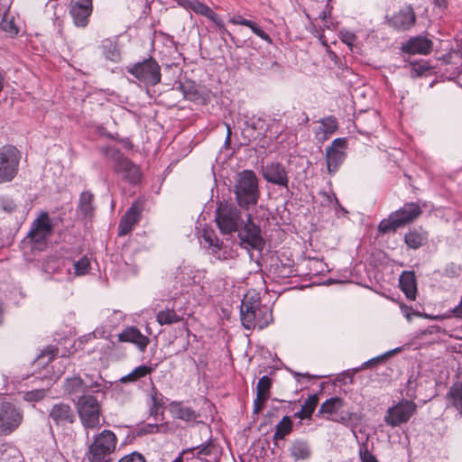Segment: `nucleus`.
Returning a JSON list of instances; mask_svg holds the SVG:
<instances>
[{
	"instance_id": "obj_1",
	"label": "nucleus",
	"mask_w": 462,
	"mask_h": 462,
	"mask_svg": "<svg viewBox=\"0 0 462 462\" xmlns=\"http://www.w3.org/2000/svg\"><path fill=\"white\" fill-rule=\"evenodd\" d=\"M235 199L241 209L248 210L256 206L260 198L258 178L252 170H244L237 173L233 187Z\"/></svg>"
},
{
	"instance_id": "obj_12",
	"label": "nucleus",
	"mask_w": 462,
	"mask_h": 462,
	"mask_svg": "<svg viewBox=\"0 0 462 462\" xmlns=\"http://www.w3.org/2000/svg\"><path fill=\"white\" fill-rule=\"evenodd\" d=\"M100 387L101 383L88 374H85L83 377L79 375L69 377L63 384L65 393L77 396L78 399L82 395H88L87 393L89 391L98 393Z\"/></svg>"
},
{
	"instance_id": "obj_46",
	"label": "nucleus",
	"mask_w": 462,
	"mask_h": 462,
	"mask_svg": "<svg viewBox=\"0 0 462 462\" xmlns=\"http://www.w3.org/2000/svg\"><path fill=\"white\" fill-rule=\"evenodd\" d=\"M47 391L44 389H37L26 392L24 393V400L28 402H37L46 396Z\"/></svg>"
},
{
	"instance_id": "obj_44",
	"label": "nucleus",
	"mask_w": 462,
	"mask_h": 462,
	"mask_svg": "<svg viewBox=\"0 0 462 462\" xmlns=\"http://www.w3.org/2000/svg\"><path fill=\"white\" fill-rule=\"evenodd\" d=\"M246 27L250 28L255 35L267 43L271 44L273 42L271 37L256 23L249 20Z\"/></svg>"
},
{
	"instance_id": "obj_20",
	"label": "nucleus",
	"mask_w": 462,
	"mask_h": 462,
	"mask_svg": "<svg viewBox=\"0 0 462 462\" xmlns=\"http://www.w3.org/2000/svg\"><path fill=\"white\" fill-rule=\"evenodd\" d=\"M118 341L134 344L141 352H144L150 343V338L134 327H127L118 334Z\"/></svg>"
},
{
	"instance_id": "obj_27",
	"label": "nucleus",
	"mask_w": 462,
	"mask_h": 462,
	"mask_svg": "<svg viewBox=\"0 0 462 462\" xmlns=\"http://www.w3.org/2000/svg\"><path fill=\"white\" fill-rule=\"evenodd\" d=\"M140 215L141 209L136 204H133L122 217L119 224V231H131L134 224L139 220Z\"/></svg>"
},
{
	"instance_id": "obj_35",
	"label": "nucleus",
	"mask_w": 462,
	"mask_h": 462,
	"mask_svg": "<svg viewBox=\"0 0 462 462\" xmlns=\"http://www.w3.org/2000/svg\"><path fill=\"white\" fill-rule=\"evenodd\" d=\"M100 48L102 50V53L106 59L112 61H117L120 60V51L116 42L106 39L102 41Z\"/></svg>"
},
{
	"instance_id": "obj_15",
	"label": "nucleus",
	"mask_w": 462,
	"mask_h": 462,
	"mask_svg": "<svg viewBox=\"0 0 462 462\" xmlns=\"http://www.w3.org/2000/svg\"><path fill=\"white\" fill-rule=\"evenodd\" d=\"M387 23L398 32L408 31L415 24L416 14L411 5H406L389 17Z\"/></svg>"
},
{
	"instance_id": "obj_37",
	"label": "nucleus",
	"mask_w": 462,
	"mask_h": 462,
	"mask_svg": "<svg viewBox=\"0 0 462 462\" xmlns=\"http://www.w3.org/2000/svg\"><path fill=\"white\" fill-rule=\"evenodd\" d=\"M344 405V401L339 397H332L326 400L319 407V413L335 414Z\"/></svg>"
},
{
	"instance_id": "obj_60",
	"label": "nucleus",
	"mask_w": 462,
	"mask_h": 462,
	"mask_svg": "<svg viewBox=\"0 0 462 462\" xmlns=\"http://www.w3.org/2000/svg\"><path fill=\"white\" fill-rule=\"evenodd\" d=\"M190 450L191 449H183L172 462H183L184 456L189 454Z\"/></svg>"
},
{
	"instance_id": "obj_26",
	"label": "nucleus",
	"mask_w": 462,
	"mask_h": 462,
	"mask_svg": "<svg viewBox=\"0 0 462 462\" xmlns=\"http://www.w3.org/2000/svg\"><path fill=\"white\" fill-rule=\"evenodd\" d=\"M399 282L400 287L406 297L411 300H415L417 288L414 273L403 272L400 276Z\"/></svg>"
},
{
	"instance_id": "obj_47",
	"label": "nucleus",
	"mask_w": 462,
	"mask_h": 462,
	"mask_svg": "<svg viewBox=\"0 0 462 462\" xmlns=\"http://www.w3.org/2000/svg\"><path fill=\"white\" fill-rule=\"evenodd\" d=\"M16 204L14 201L7 197H1L0 198V210L6 212V213H12L15 210Z\"/></svg>"
},
{
	"instance_id": "obj_14",
	"label": "nucleus",
	"mask_w": 462,
	"mask_h": 462,
	"mask_svg": "<svg viewBox=\"0 0 462 462\" xmlns=\"http://www.w3.org/2000/svg\"><path fill=\"white\" fill-rule=\"evenodd\" d=\"M269 212L262 206L246 210L244 214L245 229L244 231H263L267 228L269 223Z\"/></svg>"
},
{
	"instance_id": "obj_52",
	"label": "nucleus",
	"mask_w": 462,
	"mask_h": 462,
	"mask_svg": "<svg viewBox=\"0 0 462 462\" xmlns=\"http://www.w3.org/2000/svg\"><path fill=\"white\" fill-rule=\"evenodd\" d=\"M1 26L2 28L5 31V32H8L10 33H14L16 34L18 32V30L16 29V27L13 24L12 22H7L5 20H3L2 23H1Z\"/></svg>"
},
{
	"instance_id": "obj_63",
	"label": "nucleus",
	"mask_w": 462,
	"mask_h": 462,
	"mask_svg": "<svg viewBox=\"0 0 462 462\" xmlns=\"http://www.w3.org/2000/svg\"><path fill=\"white\" fill-rule=\"evenodd\" d=\"M349 419H350V415H349V416H347V417H346V416H341L339 419H337V420H336V421H337V422H340V423L346 424V423L348 421V420H349Z\"/></svg>"
},
{
	"instance_id": "obj_53",
	"label": "nucleus",
	"mask_w": 462,
	"mask_h": 462,
	"mask_svg": "<svg viewBox=\"0 0 462 462\" xmlns=\"http://www.w3.org/2000/svg\"><path fill=\"white\" fill-rule=\"evenodd\" d=\"M70 5H76V6L92 9V0H78L76 2L71 3Z\"/></svg>"
},
{
	"instance_id": "obj_43",
	"label": "nucleus",
	"mask_w": 462,
	"mask_h": 462,
	"mask_svg": "<svg viewBox=\"0 0 462 462\" xmlns=\"http://www.w3.org/2000/svg\"><path fill=\"white\" fill-rule=\"evenodd\" d=\"M319 398L318 394H311L310 395L307 400L304 402L303 405L301 406V409L303 410V412H305V416L311 417L312 413L314 412L318 403H319Z\"/></svg>"
},
{
	"instance_id": "obj_19",
	"label": "nucleus",
	"mask_w": 462,
	"mask_h": 462,
	"mask_svg": "<svg viewBox=\"0 0 462 462\" xmlns=\"http://www.w3.org/2000/svg\"><path fill=\"white\" fill-rule=\"evenodd\" d=\"M433 48V42L426 36L418 35L411 37L402 46V51L412 55H428Z\"/></svg>"
},
{
	"instance_id": "obj_29",
	"label": "nucleus",
	"mask_w": 462,
	"mask_h": 462,
	"mask_svg": "<svg viewBox=\"0 0 462 462\" xmlns=\"http://www.w3.org/2000/svg\"><path fill=\"white\" fill-rule=\"evenodd\" d=\"M327 168L330 173L335 172L345 159V153L337 147H328L326 152Z\"/></svg>"
},
{
	"instance_id": "obj_6",
	"label": "nucleus",
	"mask_w": 462,
	"mask_h": 462,
	"mask_svg": "<svg viewBox=\"0 0 462 462\" xmlns=\"http://www.w3.org/2000/svg\"><path fill=\"white\" fill-rule=\"evenodd\" d=\"M79 420L85 429L95 430L100 427L101 407L94 395H82L76 402Z\"/></svg>"
},
{
	"instance_id": "obj_57",
	"label": "nucleus",
	"mask_w": 462,
	"mask_h": 462,
	"mask_svg": "<svg viewBox=\"0 0 462 462\" xmlns=\"http://www.w3.org/2000/svg\"><path fill=\"white\" fill-rule=\"evenodd\" d=\"M293 273V270L291 266H283L282 270L279 273L282 277H290Z\"/></svg>"
},
{
	"instance_id": "obj_28",
	"label": "nucleus",
	"mask_w": 462,
	"mask_h": 462,
	"mask_svg": "<svg viewBox=\"0 0 462 462\" xmlns=\"http://www.w3.org/2000/svg\"><path fill=\"white\" fill-rule=\"evenodd\" d=\"M290 453L295 460H305L310 457L311 449L306 440L295 439L290 447Z\"/></svg>"
},
{
	"instance_id": "obj_42",
	"label": "nucleus",
	"mask_w": 462,
	"mask_h": 462,
	"mask_svg": "<svg viewBox=\"0 0 462 462\" xmlns=\"http://www.w3.org/2000/svg\"><path fill=\"white\" fill-rule=\"evenodd\" d=\"M75 275H85L90 269V260L88 256L84 255L79 260L74 262Z\"/></svg>"
},
{
	"instance_id": "obj_4",
	"label": "nucleus",
	"mask_w": 462,
	"mask_h": 462,
	"mask_svg": "<svg viewBox=\"0 0 462 462\" xmlns=\"http://www.w3.org/2000/svg\"><path fill=\"white\" fill-rule=\"evenodd\" d=\"M102 153L114 162V170L118 174H121L123 179L132 184H136L140 181L142 173L139 167L126 158L119 150L115 147H103L101 148Z\"/></svg>"
},
{
	"instance_id": "obj_31",
	"label": "nucleus",
	"mask_w": 462,
	"mask_h": 462,
	"mask_svg": "<svg viewBox=\"0 0 462 462\" xmlns=\"http://www.w3.org/2000/svg\"><path fill=\"white\" fill-rule=\"evenodd\" d=\"M177 3L187 9H191L197 14H200L207 17H212L215 14L214 12L205 4L199 2V0H176Z\"/></svg>"
},
{
	"instance_id": "obj_36",
	"label": "nucleus",
	"mask_w": 462,
	"mask_h": 462,
	"mask_svg": "<svg viewBox=\"0 0 462 462\" xmlns=\"http://www.w3.org/2000/svg\"><path fill=\"white\" fill-rule=\"evenodd\" d=\"M181 319L182 318L172 309H165L156 314V320L160 325H171Z\"/></svg>"
},
{
	"instance_id": "obj_33",
	"label": "nucleus",
	"mask_w": 462,
	"mask_h": 462,
	"mask_svg": "<svg viewBox=\"0 0 462 462\" xmlns=\"http://www.w3.org/2000/svg\"><path fill=\"white\" fill-rule=\"evenodd\" d=\"M199 244L212 253H217L221 248L222 242L217 237L216 233H201L199 236Z\"/></svg>"
},
{
	"instance_id": "obj_22",
	"label": "nucleus",
	"mask_w": 462,
	"mask_h": 462,
	"mask_svg": "<svg viewBox=\"0 0 462 462\" xmlns=\"http://www.w3.org/2000/svg\"><path fill=\"white\" fill-rule=\"evenodd\" d=\"M441 69L449 78H455L462 72V52L452 51L441 59Z\"/></svg>"
},
{
	"instance_id": "obj_41",
	"label": "nucleus",
	"mask_w": 462,
	"mask_h": 462,
	"mask_svg": "<svg viewBox=\"0 0 462 462\" xmlns=\"http://www.w3.org/2000/svg\"><path fill=\"white\" fill-rule=\"evenodd\" d=\"M320 130L327 135L332 134L337 129V122L334 116H328L320 120Z\"/></svg>"
},
{
	"instance_id": "obj_30",
	"label": "nucleus",
	"mask_w": 462,
	"mask_h": 462,
	"mask_svg": "<svg viewBox=\"0 0 462 462\" xmlns=\"http://www.w3.org/2000/svg\"><path fill=\"white\" fill-rule=\"evenodd\" d=\"M91 13V8L70 5L69 14L73 19L74 24L78 27L87 26Z\"/></svg>"
},
{
	"instance_id": "obj_61",
	"label": "nucleus",
	"mask_w": 462,
	"mask_h": 462,
	"mask_svg": "<svg viewBox=\"0 0 462 462\" xmlns=\"http://www.w3.org/2000/svg\"><path fill=\"white\" fill-rule=\"evenodd\" d=\"M434 5L439 8H446L447 7V1L446 0H433Z\"/></svg>"
},
{
	"instance_id": "obj_32",
	"label": "nucleus",
	"mask_w": 462,
	"mask_h": 462,
	"mask_svg": "<svg viewBox=\"0 0 462 462\" xmlns=\"http://www.w3.org/2000/svg\"><path fill=\"white\" fill-rule=\"evenodd\" d=\"M154 370V367L151 365H143L135 367L131 373L120 378V382L123 383H134L137 380L152 374Z\"/></svg>"
},
{
	"instance_id": "obj_18",
	"label": "nucleus",
	"mask_w": 462,
	"mask_h": 462,
	"mask_svg": "<svg viewBox=\"0 0 462 462\" xmlns=\"http://www.w3.org/2000/svg\"><path fill=\"white\" fill-rule=\"evenodd\" d=\"M263 179L272 184L287 188L289 183V177L286 168L280 162L268 163L263 169Z\"/></svg>"
},
{
	"instance_id": "obj_51",
	"label": "nucleus",
	"mask_w": 462,
	"mask_h": 462,
	"mask_svg": "<svg viewBox=\"0 0 462 462\" xmlns=\"http://www.w3.org/2000/svg\"><path fill=\"white\" fill-rule=\"evenodd\" d=\"M266 401V399L256 396L254 400V413H259L263 408Z\"/></svg>"
},
{
	"instance_id": "obj_23",
	"label": "nucleus",
	"mask_w": 462,
	"mask_h": 462,
	"mask_svg": "<svg viewBox=\"0 0 462 462\" xmlns=\"http://www.w3.org/2000/svg\"><path fill=\"white\" fill-rule=\"evenodd\" d=\"M169 411L172 418L185 422L196 421L199 413L192 408L185 406L181 402L173 401L169 403Z\"/></svg>"
},
{
	"instance_id": "obj_8",
	"label": "nucleus",
	"mask_w": 462,
	"mask_h": 462,
	"mask_svg": "<svg viewBox=\"0 0 462 462\" xmlns=\"http://www.w3.org/2000/svg\"><path fill=\"white\" fill-rule=\"evenodd\" d=\"M95 196L89 190L80 193L76 208L75 227L78 229H93L95 217Z\"/></svg>"
},
{
	"instance_id": "obj_9",
	"label": "nucleus",
	"mask_w": 462,
	"mask_h": 462,
	"mask_svg": "<svg viewBox=\"0 0 462 462\" xmlns=\"http://www.w3.org/2000/svg\"><path fill=\"white\" fill-rule=\"evenodd\" d=\"M127 72L132 74L140 82L149 86L157 85L162 78L161 68L157 61L152 58L128 67Z\"/></svg>"
},
{
	"instance_id": "obj_34",
	"label": "nucleus",
	"mask_w": 462,
	"mask_h": 462,
	"mask_svg": "<svg viewBox=\"0 0 462 462\" xmlns=\"http://www.w3.org/2000/svg\"><path fill=\"white\" fill-rule=\"evenodd\" d=\"M54 227L48 212H42L32 222L30 231H51Z\"/></svg>"
},
{
	"instance_id": "obj_25",
	"label": "nucleus",
	"mask_w": 462,
	"mask_h": 462,
	"mask_svg": "<svg viewBox=\"0 0 462 462\" xmlns=\"http://www.w3.org/2000/svg\"><path fill=\"white\" fill-rule=\"evenodd\" d=\"M447 408L456 409L462 416V383L455 382L446 394Z\"/></svg>"
},
{
	"instance_id": "obj_11",
	"label": "nucleus",
	"mask_w": 462,
	"mask_h": 462,
	"mask_svg": "<svg viewBox=\"0 0 462 462\" xmlns=\"http://www.w3.org/2000/svg\"><path fill=\"white\" fill-rule=\"evenodd\" d=\"M417 405L413 401L403 400L388 408L384 415V422L394 428L407 423L416 413Z\"/></svg>"
},
{
	"instance_id": "obj_59",
	"label": "nucleus",
	"mask_w": 462,
	"mask_h": 462,
	"mask_svg": "<svg viewBox=\"0 0 462 462\" xmlns=\"http://www.w3.org/2000/svg\"><path fill=\"white\" fill-rule=\"evenodd\" d=\"M383 357H375V358H372L366 362H365L363 365H362V368H366L370 365H373L374 364H377Z\"/></svg>"
},
{
	"instance_id": "obj_13",
	"label": "nucleus",
	"mask_w": 462,
	"mask_h": 462,
	"mask_svg": "<svg viewBox=\"0 0 462 462\" xmlns=\"http://www.w3.org/2000/svg\"><path fill=\"white\" fill-rule=\"evenodd\" d=\"M23 412L11 402L0 403V434L8 435L15 430L23 420Z\"/></svg>"
},
{
	"instance_id": "obj_38",
	"label": "nucleus",
	"mask_w": 462,
	"mask_h": 462,
	"mask_svg": "<svg viewBox=\"0 0 462 462\" xmlns=\"http://www.w3.org/2000/svg\"><path fill=\"white\" fill-rule=\"evenodd\" d=\"M292 430V420L289 416H284L276 425L273 439H282Z\"/></svg>"
},
{
	"instance_id": "obj_54",
	"label": "nucleus",
	"mask_w": 462,
	"mask_h": 462,
	"mask_svg": "<svg viewBox=\"0 0 462 462\" xmlns=\"http://www.w3.org/2000/svg\"><path fill=\"white\" fill-rule=\"evenodd\" d=\"M248 19H245L244 18L243 16L241 15H236V16H234L230 22L234 24H240V25H244V26H246V24L248 23Z\"/></svg>"
},
{
	"instance_id": "obj_48",
	"label": "nucleus",
	"mask_w": 462,
	"mask_h": 462,
	"mask_svg": "<svg viewBox=\"0 0 462 462\" xmlns=\"http://www.w3.org/2000/svg\"><path fill=\"white\" fill-rule=\"evenodd\" d=\"M359 457L362 462H378L375 456H374L367 448L366 446H362L359 450Z\"/></svg>"
},
{
	"instance_id": "obj_45",
	"label": "nucleus",
	"mask_w": 462,
	"mask_h": 462,
	"mask_svg": "<svg viewBox=\"0 0 462 462\" xmlns=\"http://www.w3.org/2000/svg\"><path fill=\"white\" fill-rule=\"evenodd\" d=\"M151 407L162 408L164 406V397L159 393L155 386H152L151 390Z\"/></svg>"
},
{
	"instance_id": "obj_39",
	"label": "nucleus",
	"mask_w": 462,
	"mask_h": 462,
	"mask_svg": "<svg viewBox=\"0 0 462 462\" xmlns=\"http://www.w3.org/2000/svg\"><path fill=\"white\" fill-rule=\"evenodd\" d=\"M404 241L408 247L418 249L426 243L427 238L423 233H405Z\"/></svg>"
},
{
	"instance_id": "obj_2",
	"label": "nucleus",
	"mask_w": 462,
	"mask_h": 462,
	"mask_svg": "<svg viewBox=\"0 0 462 462\" xmlns=\"http://www.w3.org/2000/svg\"><path fill=\"white\" fill-rule=\"evenodd\" d=\"M240 315L242 325L246 329H263L273 321L272 310L267 306H261L259 297H249L248 293L242 300Z\"/></svg>"
},
{
	"instance_id": "obj_40",
	"label": "nucleus",
	"mask_w": 462,
	"mask_h": 462,
	"mask_svg": "<svg viewBox=\"0 0 462 462\" xmlns=\"http://www.w3.org/2000/svg\"><path fill=\"white\" fill-rule=\"evenodd\" d=\"M271 385V379L267 375L261 377L256 385V396L268 400Z\"/></svg>"
},
{
	"instance_id": "obj_3",
	"label": "nucleus",
	"mask_w": 462,
	"mask_h": 462,
	"mask_svg": "<svg viewBox=\"0 0 462 462\" xmlns=\"http://www.w3.org/2000/svg\"><path fill=\"white\" fill-rule=\"evenodd\" d=\"M245 218L233 203L220 201L215 211V221L220 231H244Z\"/></svg>"
},
{
	"instance_id": "obj_24",
	"label": "nucleus",
	"mask_w": 462,
	"mask_h": 462,
	"mask_svg": "<svg viewBox=\"0 0 462 462\" xmlns=\"http://www.w3.org/2000/svg\"><path fill=\"white\" fill-rule=\"evenodd\" d=\"M240 237V245L242 247L250 250L261 252L264 245L265 240L261 233H238Z\"/></svg>"
},
{
	"instance_id": "obj_55",
	"label": "nucleus",
	"mask_w": 462,
	"mask_h": 462,
	"mask_svg": "<svg viewBox=\"0 0 462 462\" xmlns=\"http://www.w3.org/2000/svg\"><path fill=\"white\" fill-rule=\"evenodd\" d=\"M342 40L348 46H351L356 40V36L351 32H346L345 34H343Z\"/></svg>"
},
{
	"instance_id": "obj_58",
	"label": "nucleus",
	"mask_w": 462,
	"mask_h": 462,
	"mask_svg": "<svg viewBox=\"0 0 462 462\" xmlns=\"http://www.w3.org/2000/svg\"><path fill=\"white\" fill-rule=\"evenodd\" d=\"M160 409L161 408L150 407V415L157 420L160 415H163V412L160 411Z\"/></svg>"
},
{
	"instance_id": "obj_50",
	"label": "nucleus",
	"mask_w": 462,
	"mask_h": 462,
	"mask_svg": "<svg viewBox=\"0 0 462 462\" xmlns=\"http://www.w3.org/2000/svg\"><path fill=\"white\" fill-rule=\"evenodd\" d=\"M118 462H146L144 457L137 452L125 455Z\"/></svg>"
},
{
	"instance_id": "obj_17",
	"label": "nucleus",
	"mask_w": 462,
	"mask_h": 462,
	"mask_svg": "<svg viewBox=\"0 0 462 462\" xmlns=\"http://www.w3.org/2000/svg\"><path fill=\"white\" fill-rule=\"evenodd\" d=\"M49 418L56 426L66 427L75 421V413L69 404L58 402L50 409Z\"/></svg>"
},
{
	"instance_id": "obj_62",
	"label": "nucleus",
	"mask_w": 462,
	"mask_h": 462,
	"mask_svg": "<svg viewBox=\"0 0 462 462\" xmlns=\"http://www.w3.org/2000/svg\"><path fill=\"white\" fill-rule=\"evenodd\" d=\"M147 428H149V430H147L146 431L147 432H150V433H153V432H157L159 430V426L158 425H147Z\"/></svg>"
},
{
	"instance_id": "obj_7",
	"label": "nucleus",
	"mask_w": 462,
	"mask_h": 462,
	"mask_svg": "<svg viewBox=\"0 0 462 462\" xmlns=\"http://www.w3.org/2000/svg\"><path fill=\"white\" fill-rule=\"evenodd\" d=\"M116 436L113 431L104 430L100 432L89 446V462H110L109 457L116 448Z\"/></svg>"
},
{
	"instance_id": "obj_16",
	"label": "nucleus",
	"mask_w": 462,
	"mask_h": 462,
	"mask_svg": "<svg viewBox=\"0 0 462 462\" xmlns=\"http://www.w3.org/2000/svg\"><path fill=\"white\" fill-rule=\"evenodd\" d=\"M188 449H191L189 451L191 458L196 457L204 462H218L222 453L219 446L212 440Z\"/></svg>"
},
{
	"instance_id": "obj_21",
	"label": "nucleus",
	"mask_w": 462,
	"mask_h": 462,
	"mask_svg": "<svg viewBox=\"0 0 462 462\" xmlns=\"http://www.w3.org/2000/svg\"><path fill=\"white\" fill-rule=\"evenodd\" d=\"M48 233H27L21 241V248L25 254L42 252L47 245Z\"/></svg>"
},
{
	"instance_id": "obj_56",
	"label": "nucleus",
	"mask_w": 462,
	"mask_h": 462,
	"mask_svg": "<svg viewBox=\"0 0 462 462\" xmlns=\"http://www.w3.org/2000/svg\"><path fill=\"white\" fill-rule=\"evenodd\" d=\"M346 143V140L344 138H337L335 139L329 147H337L341 150Z\"/></svg>"
},
{
	"instance_id": "obj_5",
	"label": "nucleus",
	"mask_w": 462,
	"mask_h": 462,
	"mask_svg": "<svg viewBox=\"0 0 462 462\" xmlns=\"http://www.w3.org/2000/svg\"><path fill=\"white\" fill-rule=\"evenodd\" d=\"M421 208L417 203H405L403 207L392 213L388 218L383 219L377 231H395L403 228L421 214Z\"/></svg>"
},
{
	"instance_id": "obj_64",
	"label": "nucleus",
	"mask_w": 462,
	"mask_h": 462,
	"mask_svg": "<svg viewBox=\"0 0 462 462\" xmlns=\"http://www.w3.org/2000/svg\"><path fill=\"white\" fill-rule=\"evenodd\" d=\"M295 417L300 418V419L310 418L309 416H305V412H303L302 409H300L298 412L295 413Z\"/></svg>"
},
{
	"instance_id": "obj_10",
	"label": "nucleus",
	"mask_w": 462,
	"mask_h": 462,
	"mask_svg": "<svg viewBox=\"0 0 462 462\" xmlns=\"http://www.w3.org/2000/svg\"><path fill=\"white\" fill-rule=\"evenodd\" d=\"M19 151L12 145L0 148V183L11 181L18 171Z\"/></svg>"
},
{
	"instance_id": "obj_49",
	"label": "nucleus",
	"mask_w": 462,
	"mask_h": 462,
	"mask_svg": "<svg viewBox=\"0 0 462 462\" xmlns=\"http://www.w3.org/2000/svg\"><path fill=\"white\" fill-rule=\"evenodd\" d=\"M58 350L57 348L53 346H48L45 350L42 352L41 355L38 356L37 360L41 362L42 359H44L45 356H47L46 363H49L53 359V357L56 356Z\"/></svg>"
}]
</instances>
